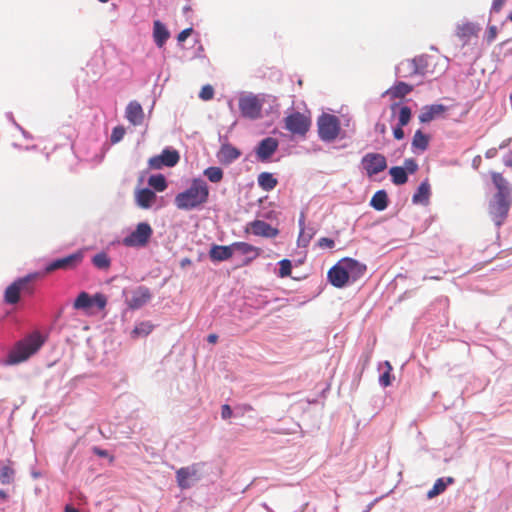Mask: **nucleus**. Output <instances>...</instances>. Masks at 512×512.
Instances as JSON below:
<instances>
[{
  "label": "nucleus",
  "instance_id": "f257e3e1",
  "mask_svg": "<svg viewBox=\"0 0 512 512\" xmlns=\"http://www.w3.org/2000/svg\"><path fill=\"white\" fill-rule=\"evenodd\" d=\"M209 195L210 189L207 182L200 177L193 178L189 187L175 196L174 204L179 210H198L208 202Z\"/></svg>",
  "mask_w": 512,
  "mask_h": 512
},
{
  "label": "nucleus",
  "instance_id": "f03ea898",
  "mask_svg": "<svg viewBox=\"0 0 512 512\" xmlns=\"http://www.w3.org/2000/svg\"><path fill=\"white\" fill-rule=\"evenodd\" d=\"M46 342V337L39 331H34L18 341L5 360L6 364L14 365L26 361L34 355Z\"/></svg>",
  "mask_w": 512,
  "mask_h": 512
},
{
  "label": "nucleus",
  "instance_id": "7ed1b4c3",
  "mask_svg": "<svg viewBox=\"0 0 512 512\" xmlns=\"http://www.w3.org/2000/svg\"><path fill=\"white\" fill-rule=\"evenodd\" d=\"M40 277H42L40 272H33L16 279L5 289L4 301L7 304L14 305L19 302L21 292L29 295L33 294L34 288L30 283Z\"/></svg>",
  "mask_w": 512,
  "mask_h": 512
},
{
  "label": "nucleus",
  "instance_id": "20e7f679",
  "mask_svg": "<svg viewBox=\"0 0 512 512\" xmlns=\"http://www.w3.org/2000/svg\"><path fill=\"white\" fill-rule=\"evenodd\" d=\"M263 104L264 98L251 92L242 93L238 101L242 117L250 120H257L262 117Z\"/></svg>",
  "mask_w": 512,
  "mask_h": 512
},
{
  "label": "nucleus",
  "instance_id": "39448f33",
  "mask_svg": "<svg viewBox=\"0 0 512 512\" xmlns=\"http://www.w3.org/2000/svg\"><path fill=\"white\" fill-rule=\"evenodd\" d=\"M153 235V229L148 222H139L135 229L122 239V244L128 248H144Z\"/></svg>",
  "mask_w": 512,
  "mask_h": 512
},
{
  "label": "nucleus",
  "instance_id": "423d86ee",
  "mask_svg": "<svg viewBox=\"0 0 512 512\" xmlns=\"http://www.w3.org/2000/svg\"><path fill=\"white\" fill-rule=\"evenodd\" d=\"M317 125L321 140L331 142L337 138L340 131V121L335 115L322 114L318 118Z\"/></svg>",
  "mask_w": 512,
  "mask_h": 512
},
{
  "label": "nucleus",
  "instance_id": "0eeeda50",
  "mask_svg": "<svg viewBox=\"0 0 512 512\" xmlns=\"http://www.w3.org/2000/svg\"><path fill=\"white\" fill-rule=\"evenodd\" d=\"M479 30L480 27L477 22L464 18L455 24L454 35L461 42L462 46H466L472 42L476 43Z\"/></svg>",
  "mask_w": 512,
  "mask_h": 512
},
{
  "label": "nucleus",
  "instance_id": "6e6552de",
  "mask_svg": "<svg viewBox=\"0 0 512 512\" xmlns=\"http://www.w3.org/2000/svg\"><path fill=\"white\" fill-rule=\"evenodd\" d=\"M510 202V197L504 194H495L493 200L489 203V215L497 226H500L507 217Z\"/></svg>",
  "mask_w": 512,
  "mask_h": 512
},
{
  "label": "nucleus",
  "instance_id": "1a4fd4ad",
  "mask_svg": "<svg viewBox=\"0 0 512 512\" xmlns=\"http://www.w3.org/2000/svg\"><path fill=\"white\" fill-rule=\"evenodd\" d=\"M361 165L368 177H373L387 168V160L384 155L376 152L365 154L361 159Z\"/></svg>",
  "mask_w": 512,
  "mask_h": 512
},
{
  "label": "nucleus",
  "instance_id": "9d476101",
  "mask_svg": "<svg viewBox=\"0 0 512 512\" xmlns=\"http://www.w3.org/2000/svg\"><path fill=\"white\" fill-rule=\"evenodd\" d=\"M106 303L107 300L103 294L97 293L91 296L87 292L82 291L76 297L73 307L76 310L89 311L93 306L103 309Z\"/></svg>",
  "mask_w": 512,
  "mask_h": 512
},
{
  "label": "nucleus",
  "instance_id": "9b49d317",
  "mask_svg": "<svg viewBox=\"0 0 512 512\" xmlns=\"http://www.w3.org/2000/svg\"><path fill=\"white\" fill-rule=\"evenodd\" d=\"M180 160L179 152L173 148L167 147L161 154L149 159L148 164L152 169H162L163 167H174Z\"/></svg>",
  "mask_w": 512,
  "mask_h": 512
},
{
  "label": "nucleus",
  "instance_id": "f8f14e48",
  "mask_svg": "<svg viewBox=\"0 0 512 512\" xmlns=\"http://www.w3.org/2000/svg\"><path fill=\"white\" fill-rule=\"evenodd\" d=\"M83 259L82 252L78 251L75 253H72L68 256H65L63 258L55 259L51 262H49L43 272H40L43 275L51 273L56 270H66L76 267Z\"/></svg>",
  "mask_w": 512,
  "mask_h": 512
},
{
  "label": "nucleus",
  "instance_id": "ddd939ff",
  "mask_svg": "<svg viewBox=\"0 0 512 512\" xmlns=\"http://www.w3.org/2000/svg\"><path fill=\"white\" fill-rule=\"evenodd\" d=\"M285 128L293 134L304 135L309 129L308 118L300 112H293L284 119Z\"/></svg>",
  "mask_w": 512,
  "mask_h": 512
},
{
  "label": "nucleus",
  "instance_id": "4468645a",
  "mask_svg": "<svg viewBox=\"0 0 512 512\" xmlns=\"http://www.w3.org/2000/svg\"><path fill=\"white\" fill-rule=\"evenodd\" d=\"M278 146L279 142L276 138L266 137L262 139L255 149L257 159L260 162H268Z\"/></svg>",
  "mask_w": 512,
  "mask_h": 512
},
{
  "label": "nucleus",
  "instance_id": "2eb2a0df",
  "mask_svg": "<svg viewBox=\"0 0 512 512\" xmlns=\"http://www.w3.org/2000/svg\"><path fill=\"white\" fill-rule=\"evenodd\" d=\"M152 298L150 289L146 286H138L131 292V297L126 300L132 310H137L148 303Z\"/></svg>",
  "mask_w": 512,
  "mask_h": 512
},
{
  "label": "nucleus",
  "instance_id": "dca6fc26",
  "mask_svg": "<svg viewBox=\"0 0 512 512\" xmlns=\"http://www.w3.org/2000/svg\"><path fill=\"white\" fill-rule=\"evenodd\" d=\"M343 264L342 259L339 260L329 269L327 274L329 282L336 288H343L349 284L348 276Z\"/></svg>",
  "mask_w": 512,
  "mask_h": 512
},
{
  "label": "nucleus",
  "instance_id": "f3484780",
  "mask_svg": "<svg viewBox=\"0 0 512 512\" xmlns=\"http://www.w3.org/2000/svg\"><path fill=\"white\" fill-rule=\"evenodd\" d=\"M346 274L348 276L349 283H354L364 276L366 272V265L353 259V258H342Z\"/></svg>",
  "mask_w": 512,
  "mask_h": 512
},
{
  "label": "nucleus",
  "instance_id": "a211bd4d",
  "mask_svg": "<svg viewBox=\"0 0 512 512\" xmlns=\"http://www.w3.org/2000/svg\"><path fill=\"white\" fill-rule=\"evenodd\" d=\"M198 479L197 465L182 467L176 471L177 484L181 489H187L191 486V480Z\"/></svg>",
  "mask_w": 512,
  "mask_h": 512
},
{
  "label": "nucleus",
  "instance_id": "6ab92c4d",
  "mask_svg": "<svg viewBox=\"0 0 512 512\" xmlns=\"http://www.w3.org/2000/svg\"><path fill=\"white\" fill-rule=\"evenodd\" d=\"M125 117L134 126L142 125L144 122V111L141 104L136 100L130 101L125 109Z\"/></svg>",
  "mask_w": 512,
  "mask_h": 512
},
{
  "label": "nucleus",
  "instance_id": "aec40b11",
  "mask_svg": "<svg viewBox=\"0 0 512 512\" xmlns=\"http://www.w3.org/2000/svg\"><path fill=\"white\" fill-rule=\"evenodd\" d=\"M250 230L255 236H262L266 238H274L278 235L279 230L277 228L272 227L270 224L266 223L261 219H256L252 221L250 224Z\"/></svg>",
  "mask_w": 512,
  "mask_h": 512
},
{
  "label": "nucleus",
  "instance_id": "412c9836",
  "mask_svg": "<svg viewBox=\"0 0 512 512\" xmlns=\"http://www.w3.org/2000/svg\"><path fill=\"white\" fill-rule=\"evenodd\" d=\"M446 110L447 107L442 104L425 105L418 116L419 121L421 123H429L439 118Z\"/></svg>",
  "mask_w": 512,
  "mask_h": 512
},
{
  "label": "nucleus",
  "instance_id": "4be33fe9",
  "mask_svg": "<svg viewBox=\"0 0 512 512\" xmlns=\"http://www.w3.org/2000/svg\"><path fill=\"white\" fill-rule=\"evenodd\" d=\"M156 193L149 188L138 189L135 192V201L138 207L150 209L156 202Z\"/></svg>",
  "mask_w": 512,
  "mask_h": 512
},
{
  "label": "nucleus",
  "instance_id": "5701e85b",
  "mask_svg": "<svg viewBox=\"0 0 512 512\" xmlns=\"http://www.w3.org/2000/svg\"><path fill=\"white\" fill-rule=\"evenodd\" d=\"M241 156V152L229 143H224L218 152V159L222 164L229 165Z\"/></svg>",
  "mask_w": 512,
  "mask_h": 512
},
{
  "label": "nucleus",
  "instance_id": "b1692460",
  "mask_svg": "<svg viewBox=\"0 0 512 512\" xmlns=\"http://www.w3.org/2000/svg\"><path fill=\"white\" fill-rule=\"evenodd\" d=\"M232 248H233V253L235 251H237V252H239L242 255L248 256L246 261H245V264H248L253 259L258 257L259 253H260V249L259 248L255 247V246H253V245H251L249 243H246V242H234L232 244Z\"/></svg>",
  "mask_w": 512,
  "mask_h": 512
},
{
  "label": "nucleus",
  "instance_id": "393cba45",
  "mask_svg": "<svg viewBox=\"0 0 512 512\" xmlns=\"http://www.w3.org/2000/svg\"><path fill=\"white\" fill-rule=\"evenodd\" d=\"M212 261H226L233 256L232 244L229 246L213 245L209 251Z\"/></svg>",
  "mask_w": 512,
  "mask_h": 512
},
{
  "label": "nucleus",
  "instance_id": "a878e982",
  "mask_svg": "<svg viewBox=\"0 0 512 512\" xmlns=\"http://www.w3.org/2000/svg\"><path fill=\"white\" fill-rule=\"evenodd\" d=\"M431 60L432 57L428 54H421L412 58L414 71H416L418 76L424 77L431 72L429 69Z\"/></svg>",
  "mask_w": 512,
  "mask_h": 512
},
{
  "label": "nucleus",
  "instance_id": "bb28decb",
  "mask_svg": "<svg viewBox=\"0 0 512 512\" xmlns=\"http://www.w3.org/2000/svg\"><path fill=\"white\" fill-rule=\"evenodd\" d=\"M431 190L428 180H424L418 186L416 192L412 196V202L414 204L426 205L429 202Z\"/></svg>",
  "mask_w": 512,
  "mask_h": 512
},
{
  "label": "nucleus",
  "instance_id": "cd10ccee",
  "mask_svg": "<svg viewBox=\"0 0 512 512\" xmlns=\"http://www.w3.org/2000/svg\"><path fill=\"white\" fill-rule=\"evenodd\" d=\"M170 36V33L166 26L160 21H155L153 25V37L155 44L161 48L166 43Z\"/></svg>",
  "mask_w": 512,
  "mask_h": 512
},
{
  "label": "nucleus",
  "instance_id": "c85d7f7f",
  "mask_svg": "<svg viewBox=\"0 0 512 512\" xmlns=\"http://www.w3.org/2000/svg\"><path fill=\"white\" fill-rule=\"evenodd\" d=\"M429 146V137L421 130L414 133L411 148L414 153L424 152Z\"/></svg>",
  "mask_w": 512,
  "mask_h": 512
},
{
  "label": "nucleus",
  "instance_id": "c756f323",
  "mask_svg": "<svg viewBox=\"0 0 512 512\" xmlns=\"http://www.w3.org/2000/svg\"><path fill=\"white\" fill-rule=\"evenodd\" d=\"M395 75L400 78H409L413 76H418L416 71H414V65L412 59H405L401 61L395 67Z\"/></svg>",
  "mask_w": 512,
  "mask_h": 512
},
{
  "label": "nucleus",
  "instance_id": "7c9ffc66",
  "mask_svg": "<svg viewBox=\"0 0 512 512\" xmlns=\"http://www.w3.org/2000/svg\"><path fill=\"white\" fill-rule=\"evenodd\" d=\"M412 90V85L400 81L390 87L385 94L390 95L391 98H402L408 95Z\"/></svg>",
  "mask_w": 512,
  "mask_h": 512
},
{
  "label": "nucleus",
  "instance_id": "2f4dec72",
  "mask_svg": "<svg viewBox=\"0 0 512 512\" xmlns=\"http://www.w3.org/2000/svg\"><path fill=\"white\" fill-rule=\"evenodd\" d=\"M392 366L389 361H384L378 364V372L379 384H391L394 380V375L392 374Z\"/></svg>",
  "mask_w": 512,
  "mask_h": 512
},
{
  "label": "nucleus",
  "instance_id": "473e14b6",
  "mask_svg": "<svg viewBox=\"0 0 512 512\" xmlns=\"http://www.w3.org/2000/svg\"><path fill=\"white\" fill-rule=\"evenodd\" d=\"M257 182L259 187L267 192L273 190L278 184L277 179L269 172L260 173L258 175Z\"/></svg>",
  "mask_w": 512,
  "mask_h": 512
},
{
  "label": "nucleus",
  "instance_id": "72a5a7b5",
  "mask_svg": "<svg viewBox=\"0 0 512 512\" xmlns=\"http://www.w3.org/2000/svg\"><path fill=\"white\" fill-rule=\"evenodd\" d=\"M370 205L376 211H384L388 206V195L385 190H378L371 198Z\"/></svg>",
  "mask_w": 512,
  "mask_h": 512
},
{
  "label": "nucleus",
  "instance_id": "f704fd0d",
  "mask_svg": "<svg viewBox=\"0 0 512 512\" xmlns=\"http://www.w3.org/2000/svg\"><path fill=\"white\" fill-rule=\"evenodd\" d=\"M154 329V325L150 321H142L135 325L131 332L132 338H141L148 336Z\"/></svg>",
  "mask_w": 512,
  "mask_h": 512
},
{
  "label": "nucleus",
  "instance_id": "c9c22d12",
  "mask_svg": "<svg viewBox=\"0 0 512 512\" xmlns=\"http://www.w3.org/2000/svg\"><path fill=\"white\" fill-rule=\"evenodd\" d=\"M453 481H454V479L452 477H448L446 479H443V478L437 479L436 482L434 483L432 489L428 491L427 497L431 499V498H434L437 495L443 493L445 491L447 485L453 483Z\"/></svg>",
  "mask_w": 512,
  "mask_h": 512
},
{
  "label": "nucleus",
  "instance_id": "e433bc0d",
  "mask_svg": "<svg viewBox=\"0 0 512 512\" xmlns=\"http://www.w3.org/2000/svg\"><path fill=\"white\" fill-rule=\"evenodd\" d=\"M91 262L93 266L99 270H108L111 266V259L104 251L95 254L92 257Z\"/></svg>",
  "mask_w": 512,
  "mask_h": 512
},
{
  "label": "nucleus",
  "instance_id": "4c0bfd02",
  "mask_svg": "<svg viewBox=\"0 0 512 512\" xmlns=\"http://www.w3.org/2000/svg\"><path fill=\"white\" fill-rule=\"evenodd\" d=\"M391 180L395 185H403L408 180L407 172L400 166H394L389 169Z\"/></svg>",
  "mask_w": 512,
  "mask_h": 512
},
{
  "label": "nucleus",
  "instance_id": "58836bf2",
  "mask_svg": "<svg viewBox=\"0 0 512 512\" xmlns=\"http://www.w3.org/2000/svg\"><path fill=\"white\" fill-rule=\"evenodd\" d=\"M148 184L157 192H163L167 188V181L164 175L154 174L148 179Z\"/></svg>",
  "mask_w": 512,
  "mask_h": 512
},
{
  "label": "nucleus",
  "instance_id": "ea45409f",
  "mask_svg": "<svg viewBox=\"0 0 512 512\" xmlns=\"http://www.w3.org/2000/svg\"><path fill=\"white\" fill-rule=\"evenodd\" d=\"M492 180L498 192L496 194H504L505 196L510 197V188L508 186L507 181L503 178V176L499 173L492 174Z\"/></svg>",
  "mask_w": 512,
  "mask_h": 512
},
{
  "label": "nucleus",
  "instance_id": "a19ab883",
  "mask_svg": "<svg viewBox=\"0 0 512 512\" xmlns=\"http://www.w3.org/2000/svg\"><path fill=\"white\" fill-rule=\"evenodd\" d=\"M203 174L212 183H219L223 179V170L220 167L211 166L203 171Z\"/></svg>",
  "mask_w": 512,
  "mask_h": 512
},
{
  "label": "nucleus",
  "instance_id": "79ce46f5",
  "mask_svg": "<svg viewBox=\"0 0 512 512\" xmlns=\"http://www.w3.org/2000/svg\"><path fill=\"white\" fill-rule=\"evenodd\" d=\"M314 235V231L311 228H301L299 236H298V246L300 247H307L310 243L312 237Z\"/></svg>",
  "mask_w": 512,
  "mask_h": 512
},
{
  "label": "nucleus",
  "instance_id": "37998d69",
  "mask_svg": "<svg viewBox=\"0 0 512 512\" xmlns=\"http://www.w3.org/2000/svg\"><path fill=\"white\" fill-rule=\"evenodd\" d=\"M411 116H412L411 108L408 106H401L399 108V113H398V125L406 126L410 122Z\"/></svg>",
  "mask_w": 512,
  "mask_h": 512
},
{
  "label": "nucleus",
  "instance_id": "c03bdc74",
  "mask_svg": "<svg viewBox=\"0 0 512 512\" xmlns=\"http://www.w3.org/2000/svg\"><path fill=\"white\" fill-rule=\"evenodd\" d=\"M15 471L9 466H3L0 469V481L4 485H8L14 480Z\"/></svg>",
  "mask_w": 512,
  "mask_h": 512
},
{
  "label": "nucleus",
  "instance_id": "a18cd8bd",
  "mask_svg": "<svg viewBox=\"0 0 512 512\" xmlns=\"http://www.w3.org/2000/svg\"><path fill=\"white\" fill-rule=\"evenodd\" d=\"M279 273L281 278L287 277L291 274L292 263L289 259H283L279 262Z\"/></svg>",
  "mask_w": 512,
  "mask_h": 512
},
{
  "label": "nucleus",
  "instance_id": "49530a36",
  "mask_svg": "<svg viewBox=\"0 0 512 512\" xmlns=\"http://www.w3.org/2000/svg\"><path fill=\"white\" fill-rule=\"evenodd\" d=\"M125 135V129L122 126H116L113 128L110 140L113 144L118 143L123 139Z\"/></svg>",
  "mask_w": 512,
  "mask_h": 512
},
{
  "label": "nucleus",
  "instance_id": "de8ad7c7",
  "mask_svg": "<svg viewBox=\"0 0 512 512\" xmlns=\"http://www.w3.org/2000/svg\"><path fill=\"white\" fill-rule=\"evenodd\" d=\"M407 174H414L418 170V164L413 158H407L404 160V166Z\"/></svg>",
  "mask_w": 512,
  "mask_h": 512
},
{
  "label": "nucleus",
  "instance_id": "09e8293b",
  "mask_svg": "<svg viewBox=\"0 0 512 512\" xmlns=\"http://www.w3.org/2000/svg\"><path fill=\"white\" fill-rule=\"evenodd\" d=\"M213 96H214V89L211 85L203 86L199 93V97L205 101L212 99Z\"/></svg>",
  "mask_w": 512,
  "mask_h": 512
},
{
  "label": "nucleus",
  "instance_id": "8fccbe9b",
  "mask_svg": "<svg viewBox=\"0 0 512 512\" xmlns=\"http://www.w3.org/2000/svg\"><path fill=\"white\" fill-rule=\"evenodd\" d=\"M318 246L320 248H329V249H332L334 248L335 246V242L333 239L331 238H327V237H322L318 240Z\"/></svg>",
  "mask_w": 512,
  "mask_h": 512
},
{
  "label": "nucleus",
  "instance_id": "3c124183",
  "mask_svg": "<svg viewBox=\"0 0 512 512\" xmlns=\"http://www.w3.org/2000/svg\"><path fill=\"white\" fill-rule=\"evenodd\" d=\"M257 216L262 219L272 220L276 217V213L273 210H261L258 212Z\"/></svg>",
  "mask_w": 512,
  "mask_h": 512
},
{
  "label": "nucleus",
  "instance_id": "603ef678",
  "mask_svg": "<svg viewBox=\"0 0 512 512\" xmlns=\"http://www.w3.org/2000/svg\"><path fill=\"white\" fill-rule=\"evenodd\" d=\"M193 32V28L192 27H189V28H186L184 30H182L178 36H177V40L178 42H183L185 41Z\"/></svg>",
  "mask_w": 512,
  "mask_h": 512
},
{
  "label": "nucleus",
  "instance_id": "864d4df0",
  "mask_svg": "<svg viewBox=\"0 0 512 512\" xmlns=\"http://www.w3.org/2000/svg\"><path fill=\"white\" fill-rule=\"evenodd\" d=\"M232 416V409L228 404H224L221 407V417L223 419H229Z\"/></svg>",
  "mask_w": 512,
  "mask_h": 512
},
{
  "label": "nucleus",
  "instance_id": "5fc2aeb1",
  "mask_svg": "<svg viewBox=\"0 0 512 512\" xmlns=\"http://www.w3.org/2000/svg\"><path fill=\"white\" fill-rule=\"evenodd\" d=\"M403 127L404 126L397 125L396 127L393 128V135H394L395 139L401 140L404 138L405 134H404Z\"/></svg>",
  "mask_w": 512,
  "mask_h": 512
},
{
  "label": "nucleus",
  "instance_id": "6e6d98bb",
  "mask_svg": "<svg viewBox=\"0 0 512 512\" xmlns=\"http://www.w3.org/2000/svg\"><path fill=\"white\" fill-rule=\"evenodd\" d=\"M506 0H494L492 4V11L499 12L504 6Z\"/></svg>",
  "mask_w": 512,
  "mask_h": 512
},
{
  "label": "nucleus",
  "instance_id": "4d7b16f0",
  "mask_svg": "<svg viewBox=\"0 0 512 512\" xmlns=\"http://www.w3.org/2000/svg\"><path fill=\"white\" fill-rule=\"evenodd\" d=\"M496 35H497L496 27H494V26L490 27L488 30V33H487V40L489 42H492L496 38Z\"/></svg>",
  "mask_w": 512,
  "mask_h": 512
},
{
  "label": "nucleus",
  "instance_id": "13d9d810",
  "mask_svg": "<svg viewBox=\"0 0 512 512\" xmlns=\"http://www.w3.org/2000/svg\"><path fill=\"white\" fill-rule=\"evenodd\" d=\"M15 127L21 131L22 135L26 138V139H31L32 136L26 131L24 130L18 123H15Z\"/></svg>",
  "mask_w": 512,
  "mask_h": 512
},
{
  "label": "nucleus",
  "instance_id": "bf43d9fd",
  "mask_svg": "<svg viewBox=\"0 0 512 512\" xmlns=\"http://www.w3.org/2000/svg\"><path fill=\"white\" fill-rule=\"evenodd\" d=\"M496 153H497V149L496 148L488 149L486 151V157L487 158H492V157H494L496 155Z\"/></svg>",
  "mask_w": 512,
  "mask_h": 512
},
{
  "label": "nucleus",
  "instance_id": "052dcab7",
  "mask_svg": "<svg viewBox=\"0 0 512 512\" xmlns=\"http://www.w3.org/2000/svg\"><path fill=\"white\" fill-rule=\"evenodd\" d=\"M217 339H218V336L216 334H210L207 338L208 342L212 343V344L216 343Z\"/></svg>",
  "mask_w": 512,
  "mask_h": 512
},
{
  "label": "nucleus",
  "instance_id": "680f3d73",
  "mask_svg": "<svg viewBox=\"0 0 512 512\" xmlns=\"http://www.w3.org/2000/svg\"><path fill=\"white\" fill-rule=\"evenodd\" d=\"M64 512H79V510L72 505H66Z\"/></svg>",
  "mask_w": 512,
  "mask_h": 512
},
{
  "label": "nucleus",
  "instance_id": "e2e57ef3",
  "mask_svg": "<svg viewBox=\"0 0 512 512\" xmlns=\"http://www.w3.org/2000/svg\"><path fill=\"white\" fill-rule=\"evenodd\" d=\"M298 223H299L300 229L301 228H305V226H304L305 225V216H304V214H301Z\"/></svg>",
  "mask_w": 512,
  "mask_h": 512
},
{
  "label": "nucleus",
  "instance_id": "0e129e2a",
  "mask_svg": "<svg viewBox=\"0 0 512 512\" xmlns=\"http://www.w3.org/2000/svg\"><path fill=\"white\" fill-rule=\"evenodd\" d=\"M479 164H480V156H476V157L473 159V163H472V165H473V167H474L475 169H477V168H478V166H479Z\"/></svg>",
  "mask_w": 512,
  "mask_h": 512
},
{
  "label": "nucleus",
  "instance_id": "69168bd1",
  "mask_svg": "<svg viewBox=\"0 0 512 512\" xmlns=\"http://www.w3.org/2000/svg\"><path fill=\"white\" fill-rule=\"evenodd\" d=\"M510 141H511V139H510V138H509V139L504 140V141L499 145V148H500V149H503V148L507 147V146L509 145Z\"/></svg>",
  "mask_w": 512,
  "mask_h": 512
},
{
  "label": "nucleus",
  "instance_id": "338daca9",
  "mask_svg": "<svg viewBox=\"0 0 512 512\" xmlns=\"http://www.w3.org/2000/svg\"><path fill=\"white\" fill-rule=\"evenodd\" d=\"M6 117L9 121H11L14 125L17 123L13 117V114L11 112L6 113Z\"/></svg>",
  "mask_w": 512,
  "mask_h": 512
},
{
  "label": "nucleus",
  "instance_id": "774afa93",
  "mask_svg": "<svg viewBox=\"0 0 512 512\" xmlns=\"http://www.w3.org/2000/svg\"><path fill=\"white\" fill-rule=\"evenodd\" d=\"M182 10L183 14L186 15L188 12L191 11V7L189 5H185Z\"/></svg>",
  "mask_w": 512,
  "mask_h": 512
}]
</instances>
